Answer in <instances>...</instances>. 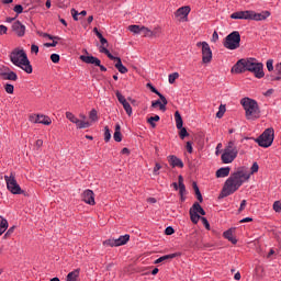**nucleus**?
<instances>
[{"label":"nucleus","instance_id":"1","mask_svg":"<svg viewBox=\"0 0 281 281\" xmlns=\"http://www.w3.org/2000/svg\"><path fill=\"white\" fill-rule=\"evenodd\" d=\"M249 179V169L246 167H239L233 172L225 181L222 189V196H229L236 192L243 183Z\"/></svg>","mask_w":281,"mask_h":281},{"label":"nucleus","instance_id":"2","mask_svg":"<svg viewBox=\"0 0 281 281\" xmlns=\"http://www.w3.org/2000/svg\"><path fill=\"white\" fill-rule=\"evenodd\" d=\"M9 59L12 65H14V67H19V69H22V71H24L25 74H32V71H34L32 63L27 57V53H25V49L23 48H14L9 54Z\"/></svg>","mask_w":281,"mask_h":281},{"label":"nucleus","instance_id":"3","mask_svg":"<svg viewBox=\"0 0 281 281\" xmlns=\"http://www.w3.org/2000/svg\"><path fill=\"white\" fill-rule=\"evenodd\" d=\"M271 16V12L263 11L262 13H256L252 10L237 11L231 14V19L241 21H267Z\"/></svg>","mask_w":281,"mask_h":281},{"label":"nucleus","instance_id":"4","mask_svg":"<svg viewBox=\"0 0 281 281\" xmlns=\"http://www.w3.org/2000/svg\"><path fill=\"white\" fill-rule=\"evenodd\" d=\"M240 104L245 111L247 120H258L260 117V106L258 101L249 97H245L240 100Z\"/></svg>","mask_w":281,"mask_h":281},{"label":"nucleus","instance_id":"5","mask_svg":"<svg viewBox=\"0 0 281 281\" xmlns=\"http://www.w3.org/2000/svg\"><path fill=\"white\" fill-rule=\"evenodd\" d=\"M238 157V147L231 140L222 150L221 160L224 164H233V161Z\"/></svg>","mask_w":281,"mask_h":281},{"label":"nucleus","instance_id":"6","mask_svg":"<svg viewBox=\"0 0 281 281\" xmlns=\"http://www.w3.org/2000/svg\"><path fill=\"white\" fill-rule=\"evenodd\" d=\"M256 58H241L232 67V74H245V71H250L256 64Z\"/></svg>","mask_w":281,"mask_h":281},{"label":"nucleus","instance_id":"7","mask_svg":"<svg viewBox=\"0 0 281 281\" xmlns=\"http://www.w3.org/2000/svg\"><path fill=\"white\" fill-rule=\"evenodd\" d=\"M223 47L234 52L240 47V32L233 31L223 41Z\"/></svg>","mask_w":281,"mask_h":281},{"label":"nucleus","instance_id":"8","mask_svg":"<svg viewBox=\"0 0 281 281\" xmlns=\"http://www.w3.org/2000/svg\"><path fill=\"white\" fill-rule=\"evenodd\" d=\"M276 138V131L272 127L267 128L255 142L261 148H269L271 144H273V139Z\"/></svg>","mask_w":281,"mask_h":281},{"label":"nucleus","instance_id":"9","mask_svg":"<svg viewBox=\"0 0 281 281\" xmlns=\"http://www.w3.org/2000/svg\"><path fill=\"white\" fill-rule=\"evenodd\" d=\"M4 181L7 183V190L11 192V194H23V190L19 182H16V177L13 172L10 176H4Z\"/></svg>","mask_w":281,"mask_h":281},{"label":"nucleus","instance_id":"10","mask_svg":"<svg viewBox=\"0 0 281 281\" xmlns=\"http://www.w3.org/2000/svg\"><path fill=\"white\" fill-rule=\"evenodd\" d=\"M101 54H105V56H108V58H110V60H116L114 67H115V69H117V71H120V74H128V68H126V66H124V64H122V58L113 56V54H111V52H109V48L102 47Z\"/></svg>","mask_w":281,"mask_h":281},{"label":"nucleus","instance_id":"11","mask_svg":"<svg viewBox=\"0 0 281 281\" xmlns=\"http://www.w3.org/2000/svg\"><path fill=\"white\" fill-rule=\"evenodd\" d=\"M196 47H202V63L203 65H210L212 63V48L207 42H198Z\"/></svg>","mask_w":281,"mask_h":281},{"label":"nucleus","instance_id":"12","mask_svg":"<svg viewBox=\"0 0 281 281\" xmlns=\"http://www.w3.org/2000/svg\"><path fill=\"white\" fill-rule=\"evenodd\" d=\"M191 222L196 225L201 221V216H205V210L202 209L199 202H195L189 211Z\"/></svg>","mask_w":281,"mask_h":281},{"label":"nucleus","instance_id":"13","mask_svg":"<svg viewBox=\"0 0 281 281\" xmlns=\"http://www.w3.org/2000/svg\"><path fill=\"white\" fill-rule=\"evenodd\" d=\"M29 122H31V124H43L44 126H49L52 124V117L45 114H30Z\"/></svg>","mask_w":281,"mask_h":281},{"label":"nucleus","instance_id":"14","mask_svg":"<svg viewBox=\"0 0 281 281\" xmlns=\"http://www.w3.org/2000/svg\"><path fill=\"white\" fill-rule=\"evenodd\" d=\"M190 12H192V8L190 5L180 7L175 12V18L179 23H188V16L190 15Z\"/></svg>","mask_w":281,"mask_h":281},{"label":"nucleus","instance_id":"15","mask_svg":"<svg viewBox=\"0 0 281 281\" xmlns=\"http://www.w3.org/2000/svg\"><path fill=\"white\" fill-rule=\"evenodd\" d=\"M80 60H82V63H86L87 65H94L95 67H99L101 71H106V67H104V65H102V61L93 55H81Z\"/></svg>","mask_w":281,"mask_h":281},{"label":"nucleus","instance_id":"16","mask_svg":"<svg viewBox=\"0 0 281 281\" xmlns=\"http://www.w3.org/2000/svg\"><path fill=\"white\" fill-rule=\"evenodd\" d=\"M66 117L72 124H76L77 128H89L91 123L89 121H80V119L76 117V115L71 112H66Z\"/></svg>","mask_w":281,"mask_h":281},{"label":"nucleus","instance_id":"17","mask_svg":"<svg viewBox=\"0 0 281 281\" xmlns=\"http://www.w3.org/2000/svg\"><path fill=\"white\" fill-rule=\"evenodd\" d=\"M81 200L87 205H95V193H93V190L87 189L81 193Z\"/></svg>","mask_w":281,"mask_h":281},{"label":"nucleus","instance_id":"18","mask_svg":"<svg viewBox=\"0 0 281 281\" xmlns=\"http://www.w3.org/2000/svg\"><path fill=\"white\" fill-rule=\"evenodd\" d=\"M250 74H254L255 78H265V65L262 63L255 61L252 68H250Z\"/></svg>","mask_w":281,"mask_h":281},{"label":"nucleus","instance_id":"19","mask_svg":"<svg viewBox=\"0 0 281 281\" xmlns=\"http://www.w3.org/2000/svg\"><path fill=\"white\" fill-rule=\"evenodd\" d=\"M116 98L120 104H122L126 114L131 117V115H133V108L131 106V103L126 101V98L120 91H116Z\"/></svg>","mask_w":281,"mask_h":281},{"label":"nucleus","instance_id":"20","mask_svg":"<svg viewBox=\"0 0 281 281\" xmlns=\"http://www.w3.org/2000/svg\"><path fill=\"white\" fill-rule=\"evenodd\" d=\"M0 76L3 80H11L12 82H16L19 80V75H16V72L11 70L10 68L1 71Z\"/></svg>","mask_w":281,"mask_h":281},{"label":"nucleus","instance_id":"21","mask_svg":"<svg viewBox=\"0 0 281 281\" xmlns=\"http://www.w3.org/2000/svg\"><path fill=\"white\" fill-rule=\"evenodd\" d=\"M12 31L14 32V34H16V36H25V25H23L21 21L13 22Z\"/></svg>","mask_w":281,"mask_h":281},{"label":"nucleus","instance_id":"22","mask_svg":"<svg viewBox=\"0 0 281 281\" xmlns=\"http://www.w3.org/2000/svg\"><path fill=\"white\" fill-rule=\"evenodd\" d=\"M168 161L171 168H183V160L175 155L168 156Z\"/></svg>","mask_w":281,"mask_h":281},{"label":"nucleus","instance_id":"23","mask_svg":"<svg viewBox=\"0 0 281 281\" xmlns=\"http://www.w3.org/2000/svg\"><path fill=\"white\" fill-rule=\"evenodd\" d=\"M232 168L229 167H222L216 171L217 179H225V177H229Z\"/></svg>","mask_w":281,"mask_h":281},{"label":"nucleus","instance_id":"24","mask_svg":"<svg viewBox=\"0 0 281 281\" xmlns=\"http://www.w3.org/2000/svg\"><path fill=\"white\" fill-rule=\"evenodd\" d=\"M223 236L224 238H226V240H229V243H232L233 245H236V243H238V239L234 237V232L232 229H227L226 232H224Z\"/></svg>","mask_w":281,"mask_h":281},{"label":"nucleus","instance_id":"25","mask_svg":"<svg viewBox=\"0 0 281 281\" xmlns=\"http://www.w3.org/2000/svg\"><path fill=\"white\" fill-rule=\"evenodd\" d=\"M131 240V235H121L119 238L115 239L116 247H122V245H126Z\"/></svg>","mask_w":281,"mask_h":281},{"label":"nucleus","instance_id":"26","mask_svg":"<svg viewBox=\"0 0 281 281\" xmlns=\"http://www.w3.org/2000/svg\"><path fill=\"white\" fill-rule=\"evenodd\" d=\"M114 142H122V126L120 125V123H116L115 125V131H114V135H113Z\"/></svg>","mask_w":281,"mask_h":281},{"label":"nucleus","instance_id":"27","mask_svg":"<svg viewBox=\"0 0 281 281\" xmlns=\"http://www.w3.org/2000/svg\"><path fill=\"white\" fill-rule=\"evenodd\" d=\"M80 269H76L67 274V281H78Z\"/></svg>","mask_w":281,"mask_h":281},{"label":"nucleus","instance_id":"28","mask_svg":"<svg viewBox=\"0 0 281 281\" xmlns=\"http://www.w3.org/2000/svg\"><path fill=\"white\" fill-rule=\"evenodd\" d=\"M8 231V220L0 215V236Z\"/></svg>","mask_w":281,"mask_h":281},{"label":"nucleus","instance_id":"29","mask_svg":"<svg viewBox=\"0 0 281 281\" xmlns=\"http://www.w3.org/2000/svg\"><path fill=\"white\" fill-rule=\"evenodd\" d=\"M178 183H179V194L180 196H184L186 194V184L183 183V176L178 177Z\"/></svg>","mask_w":281,"mask_h":281},{"label":"nucleus","instance_id":"30","mask_svg":"<svg viewBox=\"0 0 281 281\" xmlns=\"http://www.w3.org/2000/svg\"><path fill=\"white\" fill-rule=\"evenodd\" d=\"M172 258H177V254L165 255L154 261V265H160V262H165V260H172Z\"/></svg>","mask_w":281,"mask_h":281},{"label":"nucleus","instance_id":"31","mask_svg":"<svg viewBox=\"0 0 281 281\" xmlns=\"http://www.w3.org/2000/svg\"><path fill=\"white\" fill-rule=\"evenodd\" d=\"M167 104L168 103H165L164 101H160V100H156L151 102L153 109H157V106H159L160 111H166Z\"/></svg>","mask_w":281,"mask_h":281},{"label":"nucleus","instance_id":"32","mask_svg":"<svg viewBox=\"0 0 281 281\" xmlns=\"http://www.w3.org/2000/svg\"><path fill=\"white\" fill-rule=\"evenodd\" d=\"M175 120L177 128H183V119L181 117V113H179V111L175 113Z\"/></svg>","mask_w":281,"mask_h":281},{"label":"nucleus","instance_id":"33","mask_svg":"<svg viewBox=\"0 0 281 281\" xmlns=\"http://www.w3.org/2000/svg\"><path fill=\"white\" fill-rule=\"evenodd\" d=\"M149 89L153 93H156V95H158V98H160L161 102H165V104H168V99H166V97H164V94H161V92H159V90H157V88H155L154 86H150Z\"/></svg>","mask_w":281,"mask_h":281},{"label":"nucleus","instance_id":"34","mask_svg":"<svg viewBox=\"0 0 281 281\" xmlns=\"http://www.w3.org/2000/svg\"><path fill=\"white\" fill-rule=\"evenodd\" d=\"M274 75L276 76L272 78V80H281V63L274 66Z\"/></svg>","mask_w":281,"mask_h":281},{"label":"nucleus","instance_id":"35","mask_svg":"<svg viewBox=\"0 0 281 281\" xmlns=\"http://www.w3.org/2000/svg\"><path fill=\"white\" fill-rule=\"evenodd\" d=\"M193 190L195 192L198 201H200V203H203V195H201V191L199 190V186L196 184V182H193Z\"/></svg>","mask_w":281,"mask_h":281},{"label":"nucleus","instance_id":"36","mask_svg":"<svg viewBox=\"0 0 281 281\" xmlns=\"http://www.w3.org/2000/svg\"><path fill=\"white\" fill-rule=\"evenodd\" d=\"M103 247H117L115 238L105 239L103 241Z\"/></svg>","mask_w":281,"mask_h":281},{"label":"nucleus","instance_id":"37","mask_svg":"<svg viewBox=\"0 0 281 281\" xmlns=\"http://www.w3.org/2000/svg\"><path fill=\"white\" fill-rule=\"evenodd\" d=\"M130 32L133 34H142V26L134 24L128 26Z\"/></svg>","mask_w":281,"mask_h":281},{"label":"nucleus","instance_id":"38","mask_svg":"<svg viewBox=\"0 0 281 281\" xmlns=\"http://www.w3.org/2000/svg\"><path fill=\"white\" fill-rule=\"evenodd\" d=\"M225 111H227V109L225 108V104H221L218 106V111L216 113V117H218V120H221L223 117V115H225Z\"/></svg>","mask_w":281,"mask_h":281},{"label":"nucleus","instance_id":"39","mask_svg":"<svg viewBox=\"0 0 281 281\" xmlns=\"http://www.w3.org/2000/svg\"><path fill=\"white\" fill-rule=\"evenodd\" d=\"M160 117L159 115L151 116L147 120L148 124H150L151 128H155L157 124L155 122H159Z\"/></svg>","mask_w":281,"mask_h":281},{"label":"nucleus","instance_id":"40","mask_svg":"<svg viewBox=\"0 0 281 281\" xmlns=\"http://www.w3.org/2000/svg\"><path fill=\"white\" fill-rule=\"evenodd\" d=\"M144 36L146 38H153V31H150V29L146 27V26H142V31H140Z\"/></svg>","mask_w":281,"mask_h":281},{"label":"nucleus","instance_id":"41","mask_svg":"<svg viewBox=\"0 0 281 281\" xmlns=\"http://www.w3.org/2000/svg\"><path fill=\"white\" fill-rule=\"evenodd\" d=\"M103 137H104V142L106 143L111 142V130L109 128V126L104 127Z\"/></svg>","mask_w":281,"mask_h":281},{"label":"nucleus","instance_id":"42","mask_svg":"<svg viewBox=\"0 0 281 281\" xmlns=\"http://www.w3.org/2000/svg\"><path fill=\"white\" fill-rule=\"evenodd\" d=\"M258 170H259L258 162H254L250 168V171L248 170L249 179H251V175H256V172H258Z\"/></svg>","mask_w":281,"mask_h":281},{"label":"nucleus","instance_id":"43","mask_svg":"<svg viewBox=\"0 0 281 281\" xmlns=\"http://www.w3.org/2000/svg\"><path fill=\"white\" fill-rule=\"evenodd\" d=\"M179 78V72H172L168 76L169 85H175L176 80Z\"/></svg>","mask_w":281,"mask_h":281},{"label":"nucleus","instance_id":"44","mask_svg":"<svg viewBox=\"0 0 281 281\" xmlns=\"http://www.w3.org/2000/svg\"><path fill=\"white\" fill-rule=\"evenodd\" d=\"M89 119L91 122H98V111L95 109H92L89 113Z\"/></svg>","mask_w":281,"mask_h":281},{"label":"nucleus","instance_id":"45","mask_svg":"<svg viewBox=\"0 0 281 281\" xmlns=\"http://www.w3.org/2000/svg\"><path fill=\"white\" fill-rule=\"evenodd\" d=\"M161 35V27L156 26L153 31H151V38H157V36Z\"/></svg>","mask_w":281,"mask_h":281},{"label":"nucleus","instance_id":"46","mask_svg":"<svg viewBox=\"0 0 281 281\" xmlns=\"http://www.w3.org/2000/svg\"><path fill=\"white\" fill-rule=\"evenodd\" d=\"M272 207L274 212H277L278 214H281V200L274 201Z\"/></svg>","mask_w":281,"mask_h":281},{"label":"nucleus","instance_id":"47","mask_svg":"<svg viewBox=\"0 0 281 281\" xmlns=\"http://www.w3.org/2000/svg\"><path fill=\"white\" fill-rule=\"evenodd\" d=\"M4 91L9 94L14 93V86L12 83H5L4 85Z\"/></svg>","mask_w":281,"mask_h":281},{"label":"nucleus","instance_id":"48","mask_svg":"<svg viewBox=\"0 0 281 281\" xmlns=\"http://www.w3.org/2000/svg\"><path fill=\"white\" fill-rule=\"evenodd\" d=\"M100 43H101V46L99 48V52L102 53V47L104 49H106V47H109V41H106V38H104V37H101Z\"/></svg>","mask_w":281,"mask_h":281},{"label":"nucleus","instance_id":"49","mask_svg":"<svg viewBox=\"0 0 281 281\" xmlns=\"http://www.w3.org/2000/svg\"><path fill=\"white\" fill-rule=\"evenodd\" d=\"M180 131L179 135H180V138L181 139H186V137H188V135H190L188 133V130H186V127H181V128H178Z\"/></svg>","mask_w":281,"mask_h":281},{"label":"nucleus","instance_id":"50","mask_svg":"<svg viewBox=\"0 0 281 281\" xmlns=\"http://www.w3.org/2000/svg\"><path fill=\"white\" fill-rule=\"evenodd\" d=\"M50 60H52V63H60V55H58V54H56V53H54V54H52L50 55Z\"/></svg>","mask_w":281,"mask_h":281},{"label":"nucleus","instance_id":"51","mask_svg":"<svg viewBox=\"0 0 281 281\" xmlns=\"http://www.w3.org/2000/svg\"><path fill=\"white\" fill-rule=\"evenodd\" d=\"M186 149H187V153H189V155H192V153H194V148L192 147V142H187Z\"/></svg>","mask_w":281,"mask_h":281},{"label":"nucleus","instance_id":"52","mask_svg":"<svg viewBox=\"0 0 281 281\" xmlns=\"http://www.w3.org/2000/svg\"><path fill=\"white\" fill-rule=\"evenodd\" d=\"M161 169V165L159 162H156L155 164V167H154V175L155 177L159 176V170Z\"/></svg>","mask_w":281,"mask_h":281},{"label":"nucleus","instance_id":"53","mask_svg":"<svg viewBox=\"0 0 281 281\" xmlns=\"http://www.w3.org/2000/svg\"><path fill=\"white\" fill-rule=\"evenodd\" d=\"M200 221L204 225L205 229L210 231V222L207 221L206 217H200Z\"/></svg>","mask_w":281,"mask_h":281},{"label":"nucleus","instance_id":"54","mask_svg":"<svg viewBox=\"0 0 281 281\" xmlns=\"http://www.w3.org/2000/svg\"><path fill=\"white\" fill-rule=\"evenodd\" d=\"M266 67H267L268 71H273V59H268Z\"/></svg>","mask_w":281,"mask_h":281},{"label":"nucleus","instance_id":"55","mask_svg":"<svg viewBox=\"0 0 281 281\" xmlns=\"http://www.w3.org/2000/svg\"><path fill=\"white\" fill-rule=\"evenodd\" d=\"M13 11L16 12L18 14H23V5L16 4V5L13 8Z\"/></svg>","mask_w":281,"mask_h":281},{"label":"nucleus","instance_id":"56","mask_svg":"<svg viewBox=\"0 0 281 281\" xmlns=\"http://www.w3.org/2000/svg\"><path fill=\"white\" fill-rule=\"evenodd\" d=\"M165 234L167 236H172V234H175V228H172V226H168L166 229H165Z\"/></svg>","mask_w":281,"mask_h":281},{"label":"nucleus","instance_id":"57","mask_svg":"<svg viewBox=\"0 0 281 281\" xmlns=\"http://www.w3.org/2000/svg\"><path fill=\"white\" fill-rule=\"evenodd\" d=\"M71 14H72L74 21H79L78 16H80V15L76 9H71Z\"/></svg>","mask_w":281,"mask_h":281},{"label":"nucleus","instance_id":"58","mask_svg":"<svg viewBox=\"0 0 281 281\" xmlns=\"http://www.w3.org/2000/svg\"><path fill=\"white\" fill-rule=\"evenodd\" d=\"M40 36H43V38H49V41H54V38H58V37H54L47 33H38Z\"/></svg>","mask_w":281,"mask_h":281},{"label":"nucleus","instance_id":"59","mask_svg":"<svg viewBox=\"0 0 281 281\" xmlns=\"http://www.w3.org/2000/svg\"><path fill=\"white\" fill-rule=\"evenodd\" d=\"M245 207H247V200L241 201L238 212L239 213L243 212V210H245Z\"/></svg>","mask_w":281,"mask_h":281},{"label":"nucleus","instance_id":"60","mask_svg":"<svg viewBox=\"0 0 281 281\" xmlns=\"http://www.w3.org/2000/svg\"><path fill=\"white\" fill-rule=\"evenodd\" d=\"M3 34H8V26L0 25V35L3 36Z\"/></svg>","mask_w":281,"mask_h":281},{"label":"nucleus","instance_id":"61","mask_svg":"<svg viewBox=\"0 0 281 281\" xmlns=\"http://www.w3.org/2000/svg\"><path fill=\"white\" fill-rule=\"evenodd\" d=\"M31 52L32 54H38V45H35V44L31 45Z\"/></svg>","mask_w":281,"mask_h":281},{"label":"nucleus","instance_id":"62","mask_svg":"<svg viewBox=\"0 0 281 281\" xmlns=\"http://www.w3.org/2000/svg\"><path fill=\"white\" fill-rule=\"evenodd\" d=\"M217 41H218V33L216 31H214L213 35H212V42L216 43Z\"/></svg>","mask_w":281,"mask_h":281},{"label":"nucleus","instance_id":"63","mask_svg":"<svg viewBox=\"0 0 281 281\" xmlns=\"http://www.w3.org/2000/svg\"><path fill=\"white\" fill-rule=\"evenodd\" d=\"M56 45H58V42L53 41L52 43H46L45 47H56Z\"/></svg>","mask_w":281,"mask_h":281},{"label":"nucleus","instance_id":"64","mask_svg":"<svg viewBox=\"0 0 281 281\" xmlns=\"http://www.w3.org/2000/svg\"><path fill=\"white\" fill-rule=\"evenodd\" d=\"M251 221H254V218L245 217V218L240 220L239 223H251Z\"/></svg>","mask_w":281,"mask_h":281}]
</instances>
